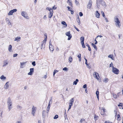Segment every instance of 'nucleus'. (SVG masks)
<instances>
[{"instance_id":"f8f14e48","label":"nucleus","mask_w":123,"mask_h":123,"mask_svg":"<svg viewBox=\"0 0 123 123\" xmlns=\"http://www.w3.org/2000/svg\"><path fill=\"white\" fill-rule=\"evenodd\" d=\"M36 107H34V106H33L32 108V114L33 115V116H34L35 115V114L36 111Z\"/></svg>"},{"instance_id":"a211bd4d","label":"nucleus","mask_w":123,"mask_h":123,"mask_svg":"<svg viewBox=\"0 0 123 123\" xmlns=\"http://www.w3.org/2000/svg\"><path fill=\"white\" fill-rule=\"evenodd\" d=\"M0 79L4 81L6 79V77L5 76L3 75L0 77Z\"/></svg>"},{"instance_id":"e2e57ef3","label":"nucleus","mask_w":123,"mask_h":123,"mask_svg":"<svg viewBox=\"0 0 123 123\" xmlns=\"http://www.w3.org/2000/svg\"><path fill=\"white\" fill-rule=\"evenodd\" d=\"M6 22H7L8 21H9V19L8 18H6Z\"/></svg>"},{"instance_id":"09e8293b","label":"nucleus","mask_w":123,"mask_h":123,"mask_svg":"<svg viewBox=\"0 0 123 123\" xmlns=\"http://www.w3.org/2000/svg\"><path fill=\"white\" fill-rule=\"evenodd\" d=\"M98 117L96 116H95L94 117V118L96 120H97L98 119Z\"/></svg>"},{"instance_id":"aec40b11","label":"nucleus","mask_w":123,"mask_h":123,"mask_svg":"<svg viewBox=\"0 0 123 123\" xmlns=\"http://www.w3.org/2000/svg\"><path fill=\"white\" fill-rule=\"evenodd\" d=\"M61 24L62 25H64L63 27H64L65 28L67 27V24L66 23L65 21H62L61 22Z\"/></svg>"},{"instance_id":"13d9d810","label":"nucleus","mask_w":123,"mask_h":123,"mask_svg":"<svg viewBox=\"0 0 123 123\" xmlns=\"http://www.w3.org/2000/svg\"><path fill=\"white\" fill-rule=\"evenodd\" d=\"M96 95H99V92L98 91H97L96 93Z\"/></svg>"},{"instance_id":"b1692460","label":"nucleus","mask_w":123,"mask_h":123,"mask_svg":"<svg viewBox=\"0 0 123 123\" xmlns=\"http://www.w3.org/2000/svg\"><path fill=\"white\" fill-rule=\"evenodd\" d=\"M84 37H81L80 38L81 43L84 42Z\"/></svg>"},{"instance_id":"ea45409f","label":"nucleus","mask_w":123,"mask_h":123,"mask_svg":"<svg viewBox=\"0 0 123 123\" xmlns=\"http://www.w3.org/2000/svg\"><path fill=\"white\" fill-rule=\"evenodd\" d=\"M32 64L33 66H35L36 65L35 62V61H33L32 62Z\"/></svg>"},{"instance_id":"6e6d98bb","label":"nucleus","mask_w":123,"mask_h":123,"mask_svg":"<svg viewBox=\"0 0 123 123\" xmlns=\"http://www.w3.org/2000/svg\"><path fill=\"white\" fill-rule=\"evenodd\" d=\"M28 74V75H31L32 74V73L30 71V72H29Z\"/></svg>"},{"instance_id":"423d86ee","label":"nucleus","mask_w":123,"mask_h":123,"mask_svg":"<svg viewBox=\"0 0 123 123\" xmlns=\"http://www.w3.org/2000/svg\"><path fill=\"white\" fill-rule=\"evenodd\" d=\"M26 13L25 12L22 11L21 12V14L22 16L24 17L26 19H28L29 17L27 15H26Z\"/></svg>"},{"instance_id":"c03bdc74","label":"nucleus","mask_w":123,"mask_h":123,"mask_svg":"<svg viewBox=\"0 0 123 123\" xmlns=\"http://www.w3.org/2000/svg\"><path fill=\"white\" fill-rule=\"evenodd\" d=\"M49 11L50 12H53V11L52 9L51 8H50V9L49 10Z\"/></svg>"},{"instance_id":"393cba45","label":"nucleus","mask_w":123,"mask_h":123,"mask_svg":"<svg viewBox=\"0 0 123 123\" xmlns=\"http://www.w3.org/2000/svg\"><path fill=\"white\" fill-rule=\"evenodd\" d=\"M113 55H110L108 56L109 58H110L112 60H114V57H113Z\"/></svg>"},{"instance_id":"774afa93","label":"nucleus","mask_w":123,"mask_h":123,"mask_svg":"<svg viewBox=\"0 0 123 123\" xmlns=\"http://www.w3.org/2000/svg\"><path fill=\"white\" fill-rule=\"evenodd\" d=\"M105 123H112L111 122H109V121H106L105 122Z\"/></svg>"},{"instance_id":"9d476101","label":"nucleus","mask_w":123,"mask_h":123,"mask_svg":"<svg viewBox=\"0 0 123 123\" xmlns=\"http://www.w3.org/2000/svg\"><path fill=\"white\" fill-rule=\"evenodd\" d=\"M9 87V82H7L5 84V85L4 86V88L5 89H8Z\"/></svg>"},{"instance_id":"6ab92c4d","label":"nucleus","mask_w":123,"mask_h":123,"mask_svg":"<svg viewBox=\"0 0 123 123\" xmlns=\"http://www.w3.org/2000/svg\"><path fill=\"white\" fill-rule=\"evenodd\" d=\"M12 46L11 45H10L8 46V50L9 52H12L13 51L12 50Z\"/></svg>"},{"instance_id":"603ef678","label":"nucleus","mask_w":123,"mask_h":123,"mask_svg":"<svg viewBox=\"0 0 123 123\" xmlns=\"http://www.w3.org/2000/svg\"><path fill=\"white\" fill-rule=\"evenodd\" d=\"M87 87V85L86 84H85L83 86V88H86V87Z\"/></svg>"},{"instance_id":"5fc2aeb1","label":"nucleus","mask_w":123,"mask_h":123,"mask_svg":"<svg viewBox=\"0 0 123 123\" xmlns=\"http://www.w3.org/2000/svg\"><path fill=\"white\" fill-rule=\"evenodd\" d=\"M78 17L77 18V21L78 22L79 21H80V19H79V15H78Z\"/></svg>"},{"instance_id":"ddd939ff","label":"nucleus","mask_w":123,"mask_h":123,"mask_svg":"<svg viewBox=\"0 0 123 123\" xmlns=\"http://www.w3.org/2000/svg\"><path fill=\"white\" fill-rule=\"evenodd\" d=\"M99 2L100 4L104 6H106V4L105 2L103 0H99Z\"/></svg>"},{"instance_id":"9b49d317","label":"nucleus","mask_w":123,"mask_h":123,"mask_svg":"<svg viewBox=\"0 0 123 123\" xmlns=\"http://www.w3.org/2000/svg\"><path fill=\"white\" fill-rule=\"evenodd\" d=\"M92 1L91 0H90L87 5V8L90 9L92 6Z\"/></svg>"},{"instance_id":"69168bd1","label":"nucleus","mask_w":123,"mask_h":123,"mask_svg":"<svg viewBox=\"0 0 123 123\" xmlns=\"http://www.w3.org/2000/svg\"><path fill=\"white\" fill-rule=\"evenodd\" d=\"M45 112H46V111H43V115H45Z\"/></svg>"},{"instance_id":"0eeeda50","label":"nucleus","mask_w":123,"mask_h":123,"mask_svg":"<svg viewBox=\"0 0 123 123\" xmlns=\"http://www.w3.org/2000/svg\"><path fill=\"white\" fill-rule=\"evenodd\" d=\"M65 34L66 36H68V40H70L72 37L70 33V31H68L66 32L65 33Z\"/></svg>"},{"instance_id":"a878e982","label":"nucleus","mask_w":123,"mask_h":123,"mask_svg":"<svg viewBox=\"0 0 123 123\" xmlns=\"http://www.w3.org/2000/svg\"><path fill=\"white\" fill-rule=\"evenodd\" d=\"M113 96V97L115 98H118V96L116 95V94L115 93H113L112 94Z\"/></svg>"},{"instance_id":"338daca9","label":"nucleus","mask_w":123,"mask_h":123,"mask_svg":"<svg viewBox=\"0 0 123 123\" xmlns=\"http://www.w3.org/2000/svg\"><path fill=\"white\" fill-rule=\"evenodd\" d=\"M120 94L121 92H119L117 93V96H118V97H119V95H120Z\"/></svg>"},{"instance_id":"4c0bfd02","label":"nucleus","mask_w":123,"mask_h":123,"mask_svg":"<svg viewBox=\"0 0 123 123\" xmlns=\"http://www.w3.org/2000/svg\"><path fill=\"white\" fill-rule=\"evenodd\" d=\"M101 13H102V14L103 16L104 17H105V15L104 14V12L103 11H102L101 12Z\"/></svg>"},{"instance_id":"de8ad7c7","label":"nucleus","mask_w":123,"mask_h":123,"mask_svg":"<svg viewBox=\"0 0 123 123\" xmlns=\"http://www.w3.org/2000/svg\"><path fill=\"white\" fill-rule=\"evenodd\" d=\"M101 114L102 115H104L105 114V112L101 111Z\"/></svg>"},{"instance_id":"f704fd0d","label":"nucleus","mask_w":123,"mask_h":123,"mask_svg":"<svg viewBox=\"0 0 123 123\" xmlns=\"http://www.w3.org/2000/svg\"><path fill=\"white\" fill-rule=\"evenodd\" d=\"M17 109L19 110H20L22 108V107L21 106L19 105H17Z\"/></svg>"},{"instance_id":"cd10ccee","label":"nucleus","mask_w":123,"mask_h":123,"mask_svg":"<svg viewBox=\"0 0 123 123\" xmlns=\"http://www.w3.org/2000/svg\"><path fill=\"white\" fill-rule=\"evenodd\" d=\"M53 15V13L52 12H50L48 15V17L49 18H50Z\"/></svg>"},{"instance_id":"e433bc0d","label":"nucleus","mask_w":123,"mask_h":123,"mask_svg":"<svg viewBox=\"0 0 123 123\" xmlns=\"http://www.w3.org/2000/svg\"><path fill=\"white\" fill-rule=\"evenodd\" d=\"M34 68H31L30 69V71L32 73L34 72Z\"/></svg>"},{"instance_id":"2eb2a0df","label":"nucleus","mask_w":123,"mask_h":123,"mask_svg":"<svg viewBox=\"0 0 123 123\" xmlns=\"http://www.w3.org/2000/svg\"><path fill=\"white\" fill-rule=\"evenodd\" d=\"M67 3H68L69 6L72 7H73V4L72 1L71 0H68Z\"/></svg>"},{"instance_id":"3c124183","label":"nucleus","mask_w":123,"mask_h":123,"mask_svg":"<svg viewBox=\"0 0 123 123\" xmlns=\"http://www.w3.org/2000/svg\"><path fill=\"white\" fill-rule=\"evenodd\" d=\"M123 105L122 104V103L120 104H119L118 105V106L119 107H122L123 106Z\"/></svg>"},{"instance_id":"a19ab883","label":"nucleus","mask_w":123,"mask_h":123,"mask_svg":"<svg viewBox=\"0 0 123 123\" xmlns=\"http://www.w3.org/2000/svg\"><path fill=\"white\" fill-rule=\"evenodd\" d=\"M79 14L80 16V17H81L83 15V14L81 12H79Z\"/></svg>"},{"instance_id":"f03ea898","label":"nucleus","mask_w":123,"mask_h":123,"mask_svg":"<svg viewBox=\"0 0 123 123\" xmlns=\"http://www.w3.org/2000/svg\"><path fill=\"white\" fill-rule=\"evenodd\" d=\"M114 21L115 22V25L116 26L119 28H120L121 26L120 21L119 20L117 16H116L114 18Z\"/></svg>"},{"instance_id":"4be33fe9","label":"nucleus","mask_w":123,"mask_h":123,"mask_svg":"<svg viewBox=\"0 0 123 123\" xmlns=\"http://www.w3.org/2000/svg\"><path fill=\"white\" fill-rule=\"evenodd\" d=\"M100 14L98 11H96V16L98 18H99V17Z\"/></svg>"},{"instance_id":"79ce46f5","label":"nucleus","mask_w":123,"mask_h":123,"mask_svg":"<svg viewBox=\"0 0 123 123\" xmlns=\"http://www.w3.org/2000/svg\"><path fill=\"white\" fill-rule=\"evenodd\" d=\"M58 115H56L54 117V118L55 119H56L58 118Z\"/></svg>"},{"instance_id":"4d7b16f0","label":"nucleus","mask_w":123,"mask_h":123,"mask_svg":"<svg viewBox=\"0 0 123 123\" xmlns=\"http://www.w3.org/2000/svg\"><path fill=\"white\" fill-rule=\"evenodd\" d=\"M52 9L55 10L56 9V7H55V6H54L52 7Z\"/></svg>"},{"instance_id":"7ed1b4c3","label":"nucleus","mask_w":123,"mask_h":123,"mask_svg":"<svg viewBox=\"0 0 123 123\" xmlns=\"http://www.w3.org/2000/svg\"><path fill=\"white\" fill-rule=\"evenodd\" d=\"M93 77L99 81V82H101V79L100 78L99 74L98 73L96 72H94L93 74Z\"/></svg>"},{"instance_id":"6e6552de","label":"nucleus","mask_w":123,"mask_h":123,"mask_svg":"<svg viewBox=\"0 0 123 123\" xmlns=\"http://www.w3.org/2000/svg\"><path fill=\"white\" fill-rule=\"evenodd\" d=\"M51 41H50L49 42V48L50 50L52 52L54 50V48L53 46L51 44Z\"/></svg>"},{"instance_id":"1a4fd4ad","label":"nucleus","mask_w":123,"mask_h":123,"mask_svg":"<svg viewBox=\"0 0 123 123\" xmlns=\"http://www.w3.org/2000/svg\"><path fill=\"white\" fill-rule=\"evenodd\" d=\"M17 11V9H14L10 11L8 13V15L9 16L11 15H13V13Z\"/></svg>"},{"instance_id":"864d4df0","label":"nucleus","mask_w":123,"mask_h":123,"mask_svg":"<svg viewBox=\"0 0 123 123\" xmlns=\"http://www.w3.org/2000/svg\"><path fill=\"white\" fill-rule=\"evenodd\" d=\"M74 28L77 31H79V30L75 26H74Z\"/></svg>"},{"instance_id":"680f3d73","label":"nucleus","mask_w":123,"mask_h":123,"mask_svg":"<svg viewBox=\"0 0 123 123\" xmlns=\"http://www.w3.org/2000/svg\"><path fill=\"white\" fill-rule=\"evenodd\" d=\"M102 108L101 110H103V112H105V109L104 108H103V107L102 108Z\"/></svg>"},{"instance_id":"dca6fc26","label":"nucleus","mask_w":123,"mask_h":123,"mask_svg":"<svg viewBox=\"0 0 123 123\" xmlns=\"http://www.w3.org/2000/svg\"><path fill=\"white\" fill-rule=\"evenodd\" d=\"M8 62L6 60L4 61L3 62V65H2L3 67H4L7 66L8 64Z\"/></svg>"},{"instance_id":"8fccbe9b","label":"nucleus","mask_w":123,"mask_h":123,"mask_svg":"<svg viewBox=\"0 0 123 123\" xmlns=\"http://www.w3.org/2000/svg\"><path fill=\"white\" fill-rule=\"evenodd\" d=\"M18 54H14L13 55V57H15L17 56Z\"/></svg>"},{"instance_id":"c85d7f7f","label":"nucleus","mask_w":123,"mask_h":123,"mask_svg":"<svg viewBox=\"0 0 123 123\" xmlns=\"http://www.w3.org/2000/svg\"><path fill=\"white\" fill-rule=\"evenodd\" d=\"M108 81V79L107 78H105L103 80V82L105 83H107Z\"/></svg>"},{"instance_id":"bb28decb","label":"nucleus","mask_w":123,"mask_h":123,"mask_svg":"<svg viewBox=\"0 0 123 123\" xmlns=\"http://www.w3.org/2000/svg\"><path fill=\"white\" fill-rule=\"evenodd\" d=\"M79 80L78 79H76V80L74 81L73 82V85H77V82H78Z\"/></svg>"},{"instance_id":"4468645a","label":"nucleus","mask_w":123,"mask_h":123,"mask_svg":"<svg viewBox=\"0 0 123 123\" xmlns=\"http://www.w3.org/2000/svg\"><path fill=\"white\" fill-rule=\"evenodd\" d=\"M26 62H20V68H22L24 67L25 66V64Z\"/></svg>"},{"instance_id":"bf43d9fd","label":"nucleus","mask_w":123,"mask_h":123,"mask_svg":"<svg viewBox=\"0 0 123 123\" xmlns=\"http://www.w3.org/2000/svg\"><path fill=\"white\" fill-rule=\"evenodd\" d=\"M67 8H68V10L69 11H70L71 10L70 9V7L69 6H68L67 7Z\"/></svg>"},{"instance_id":"c756f323","label":"nucleus","mask_w":123,"mask_h":123,"mask_svg":"<svg viewBox=\"0 0 123 123\" xmlns=\"http://www.w3.org/2000/svg\"><path fill=\"white\" fill-rule=\"evenodd\" d=\"M92 46L93 47V48L96 50H97V49L96 46L93 43H92L91 44Z\"/></svg>"},{"instance_id":"f257e3e1","label":"nucleus","mask_w":123,"mask_h":123,"mask_svg":"<svg viewBox=\"0 0 123 123\" xmlns=\"http://www.w3.org/2000/svg\"><path fill=\"white\" fill-rule=\"evenodd\" d=\"M7 103L8 110L9 111H10L13 108L12 101L10 97H9L7 98Z\"/></svg>"},{"instance_id":"c9c22d12","label":"nucleus","mask_w":123,"mask_h":123,"mask_svg":"<svg viewBox=\"0 0 123 123\" xmlns=\"http://www.w3.org/2000/svg\"><path fill=\"white\" fill-rule=\"evenodd\" d=\"M81 44H82V47L83 48H85V46L84 42L81 43Z\"/></svg>"},{"instance_id":"7c9ffc66","label":"nucleus","mask_w":123,"mask_h":123,"mask_svg":"<svg viewBox=\"0 0 123 123\" xmlns=\"http://www.w3.org/2000/svg\"><path fill=\"white\" fill-rule=\"evenodd\" d=\"M6 23L8 25H11V26H12V24L10 22V20H9Z\"/></svg>"},{"instance_id":"412c9836","label":"nucleus","mask_w":123,"mask_h":123,"mask_svg":"<svg viewBox=\"0 0 123 123\" xmlns=\"http://www.w3.org/2000/svg\"><path fill=\"white\" fill-rule=\"evenodd\" d=\"M50 106V104H49L48 105L46 108V112L47 113H48L49 111Z\"/></svg>"},{"instance_id":"473e14b6","label":"nucleus","mask_w":123,"mask_h":123,"mask_svg":"<svg viewBox=\"0 0 123 123\" xmlns=\"http://www.w3.org/2000/svg\"><path fill=\"white\" fill-rule=\"evenodd\" d=\"M85 120V119H84V118H82L80 120V123H82V122H83Z\"/></svg>"},{"instance_id":"37998d69","label":"nucleus","mask_w":123,"mask_h":123,"mask_svg":"<svg viewBox=\"0 0 123 123\" xmlns=\"http://www.w3.org/2000/svg\"><path fill=\"white\" fill-rule=\"evenodd\" d=\"M110 67H112V68H113V67H113V63L111 62V64L110 65Z\"/></svg>"},{"instance_id":"58836bf2","label":"nucleus","mask_w":123,"mask_h":123,"mask_svg":"<svg viewBox=\"0 0 123 123\" xmlns=\"http://www.w3.org/2000/svg\"><path fill=\"white\" fill-rule=\"evenodd\" d=\"M63 70L64 71H67L68 70V69L66 67H65L63 69Z\"/></svg>"},{"instance_id":"2f4dec72","label":"nucleus","mask_w":123,"mask_h":123,"mask_svg":"<svg viewBox=\"0 0 123 123\" xmlns=\"http://www.w3.org/2000/svg\"><path fill=\"white\" fill-rule=\"evenodd\" d=\"M75 3L77 6H78L79 5V3L76 0H75Z\"/></svg>"},{"instance_id":"f3484780","label":"nucleus","mask_w":123,"mask_h":123,"mask_svg":"<svg viewBox=\"0 0 123 123\" xmlns=\"http://www.w3.org/2000/svg\"><path fill=\"white\" fill-rule=\"evenodd\" d=\"M21 40V37H17L15 38L14 41H17V42Z\"/></svg>"},{"instance_id":"5701e85b","label":"nucleus","mask_w":123,"mask_h":123,"mask_svg":"<svg viewBox=\"0 0 123 123\" xmlns=\"http://www.w3.org/2000/svg\"><path fill=\"white\" fill-rule=\"evenodd\" d=\"M72 58L71 56H70L68 58V61L69 63H71L72 61Z\"/></svg>"},{"instance_id":"39448f33","label":"nucleus","mask_w":123,"mask_h":123,"mask_svg":"<svg viewBox=\"0 0 123 123\" xmlns=\"http://www.w3.org/2000/svg\"><path fill=\"white\" fill-rule=\"evenodd\" d=\"M112 71L114 74H118L119 72V70L117 69L114 67L112 68Z\"/></svg>"},{"instance_id":"72a5a7b5","label":"nucleus","mask_w":123,"mask_h":123,"mask_svg":"<svg viewBox=\"0 0 123 123\" xmlns=\"http://www.w3.org/2000/svg\"><path fill=\"white\" fill-rule=\"evenodd\" d=\"M58 72V71L55 70L53 72V75H55L56 73H57Z\"/></svg>"},{"instance_id":"20e7f679","label":"nucleus","mask_w":123,"mask_h":123,"mask_svg":"<svg viewBox=\"0 0 123 123\" xmlns=\"http://www.w3.org/2000/svg\"><path fill=\"white\" fill-rule=\"evenodd\" d=\"M74 101V99L73 98H72L69 100L68 111L71 109V107L73 105Z\"/></svg>"},{"instance_id":"0e129e2a","label":"nucleus","mask_w":123,"mask_h":123,"mask_svg":"<svg viewBox=\"0 0 123 123\" xmlns=\"http://www.w3.org/2000/svg\"><path fill=\"white\" fill-rule=\"evenodd\" d=\"M79 58H81V55L80 54L79 55H78V56H77Z\"/></svg>"},{"instance_id":"052dcab7","label":"nucleus","mask_w":123,"mask_h":123,"mask_svg":"<svg viewBox=\"0 0 123 123\" xmlns=\"http://www.w3.org/2000/svg\"><path fill=\"white\" fill-rule=\"evenodd\" d=\"M59 49L58 47H57L56 48V50L57 51H59Z\"/></svg>"},{"instance_id":"a18cd8bd","label":"nucleus","mask_w":123,"mask_h":123,"mask_svg":"<svg viewBox=\"0 0 123 123\" xmlns=\"http://www.w3.org/2000/svg\"><path fill=\"white\" fill-rule=\"evenodd\" d=\"M43 18L44 20L46 19L47 18L46 16V15H44Z\"/></svg>"},{"instance_id":"49530a36","label":"nucleus","mask_w":123,"mask_h":123,"mask_svg":"<svg viewBox=\"0 0 123 123\" xmlns=\"http://www.w3.org/2000/svg\"><path fill=\"white\" fill-rule=\"evenodd\" d=\"M104 18H105V20L106 22H108L109 21L107 18H106L105 17Z\"/></svg>"}]
</instances>
